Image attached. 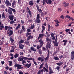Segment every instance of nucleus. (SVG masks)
Listing matches in <instances>:
<instances>
[{
	"mask_svg": "<svg viewBox=\"0 0 74 74\" xmlns=\"http://www.w3.org/2000/svg\"><path fill=\"white\" fill-rule=\"evenodd\" d=\"M40 18V14L38 13L36 16V19H39Z\"/></svg>",
	"mask_w": 74,
	"mask_h": 74,
	"instance_id": "79ce46f5",
	"label": "nucleus"
},
{
	"mask_svg": "<svg viewBox=\"0 0 74 74\" xmlns=\"http://www.w3.org/2000/svg\"><path fill=\"white\" fill-rule=\"evenodd\" d=\"M14 16L13 15H11L10 16H9V18L10 21H12L14 19Z\"/></svg>",
	"mask_w": 74,
	"mask_h": 74,
	"instance_id": "4468645a",
	"label": "nucleus"
},
{
	"mask_svg": "<svg viewBox=\"0 0 74 74\" xmlns=\"http://www.w3.org/2000/svg\"><path fill=\"white\" fill-rule=\"evenodd\" d=\"M7 34H9L8 36H9V37H10V36L13 34V31H12V30H10V31H7Z\"/></svg>",
	"mask_w": 74,
	"mask_h": 74,
	"instance_id": "39448f33",
	"label": "nucleus"
},
{
	"mask_svg": "<svg viewBox=\"0 0 74 74\" xmlns=\"http://www.w3.org/2000/svg\"><path fill=\"white\" fill-rule=\"evenodd\" d=\"M51 29V26L49 24L48 25V32H50V29Z\"/></svg>",
	"mask_w": 74,
	"mask_h": 74,
	"instance_id": "72a5a7b5",
	"label": "nucleus"
},
{
	"mask_svg": "<svg viewBox=\"0 0 74 74\" xmlns=\"http://www.w3.org/2000/svg\"><path fill=\"white\" fill-rule=\"evenodd\" d=\"M36 7L37 8V10L38 11H39L40 12H42V10H41V9H40L39 10V6H38V5H36Z\"/></svg>",
	"mask_w": 74,
	"mask_h": 74,
	"instance_id": "412c9836",
	"label": "nucleus"
},
{
	"mask_svg": "<svg viewBox=\"0 0 74 74\" xmlns=\"http://www.w3.org/2000/svg\"><path fill=\"white\" fill-rule=\"evenodd\" d=\"M11 42L12 43H14V40L13 39H10Z\"/></svg>",
	"mask_w": 74,
	"mask_h": 74,
	"instance_id": "49530a36",
	"label": "nucleus"
},
{
	"mask_svg": "<svg viewBox=\"0 0 74 74\" xmlns=\"http://www.w3.org/2000/svg\"><path fill=\"white\" fill-rule=\"evenodd\" d=\"M41 46H39V45H38L37 46V49H39L40 48H41Z\"/></svg>",
	"mask_w": 74,
	"mask_h": 74,
	"instance_id": "a19ab883",
	"label": "nucleus"
},
{
	"mask_svg": "<svg viewBox=\"0 0 74 74\" xmlns=\"http://www.w3.org/2000/svg\"><path fill=\"white\" fill-rule=\"evenodd\" d=\"M9 8H10V9H11V10H12V11H13V12H14L15 13L16 12V11H15V9H13V8H10V7Z\"/></svg>",
	"mask_w": 74,
	"mask_h": 74,
	"instance_id": "c9c22d12",
	"label": "nucleus"
},
{
	"mask_svg": "<svg viewBox=\"0 0 74 74\" xmlns=\"http://www.w3.org/2000/svg\"><path fill=\"white\" fill-rule=\"evenodd\" d=\"M49 69L50 71L49 72V74H51L54 73V72H53V71H52V68L51 66H49Z\"/></svg>",
	"mask_w": 74,
	"mask_h": 74,
	"instance_id": "9d476101",
	"label": "nucleus"
},
{
	"mask_svg": "<svg viewBox=\"0 0 74 74\" xmlns=\"http://www.w3.org/2000/svg\"><path fill=\"white\" fill-rule=\"evenodd\" d=\"M33 61L34 63V64H35V65H37V64L36 62H35V61H34V58L33 59Z\"/></svg>",
	"mask_w": 74,
	"mask_h": 74,
	"instance_id": "37998d69",
	"label": "nucleus"
},
{
	"mask_svg": "<svg viewBox=\"0 0 74 74\" xmlns=\"http://www.w3.org/2000/svg\"><path fill=\"white\" fill-rule=\"evenodd\" d=\"M45 66L47 69H48V64H47V63H46L45 64Z\"/></svg>",
	"mask_w": 74,
	"mask_h": 74,
	"instance_id": "69168bd1",
	"label": "nucleus"
},
{
	"mask_svg": "<svg viewBox=\"0 0 74 74\" xmlns=\"http://www.w3.org/2000/svg\"><path fill=\"white\" fill-rule=\"evenodd\" d=\"M15 50H14V49H11L10 50V52L11 53H12V52H14Z\"/></svg>",
	"mask_w": 74,
	"mask_h": 74,
	"instance_id": "a18cd8bd",
	"label": "nucleus"
},
{
	"mask_svg": "<svg viewBox=\"0 0 74 74\" xmlns=\"http://www.w3.org/2000/svg\"><path fill=\"white\" fill-rule=\"evenodd\" d=\"M15 23V22H14V21L13 20H12L10 22V23L11 25H12L13 23Z\"/></svg>",
	"mask_w": 74,
	"mask_h": 74,
	"instance_id": "09e8293b",
	"label": "nucleus"
},
{
	"mask_svg": "<svg viewBox=\"0 0 74 74\" xmlns=\"http://www.w3.org/2000/svg\"><path fill=\"white\" fill-rule=\"evenodd\" d=\"M63 55H61L59 57V58H60V59H62V58H63Z\"/></svg>",
	"mask_w": 74,
	"mask_h": 74,
	"instance_id": "338daca9",
	"label": "nucleus"
},
{
	"mask_svg": "<svg viewBox=\"0 0 74 74\" xmlns=\"http://www.w3.org/2000/svg\"><path fill=\"white\" fill-rule=\"evenodd\" d=\"M8 12L10 15H12V10L9 9H8Z\"/></svg>",
	"mask_w": 74,
	"mask_h": 74,
	"instance_id": "aec40b11",
	"label": "nucleus"
},
{
	"mask_svg": "<svg viewBox=\"0 0 74 74\" xmlns=\"http://www.w3.org/2000/svg\"><path fill=\"white\" fill-rule=\"evenodd\" d=\"M21 57H22V58H21V56H20L18 57V62H22V60H23V59H24V60H32L33 59H34V58H28L27 57H25L24 56H21Z\"/></svg>",
	"mask_w": 74,
	"mask_h": 74,
	"instance_id": "f257e3e1",
	"label": "nucleus"
},
{
	"mask_svg": "<svg viewBox=\"0 0 74 74\" xmlns=\"http://www.w3.org/2000/svg\"><path fill=\"white\" fill-rule=\"evenodd\" d=\"M55 22H56V24H58V23H60V22H59V21L58 20H55Z\"/></svg>",
	"mask_w": 74,
	"mask_h": 74,
	"instance_id": "864d4df0",
	"label": "nucleus"
},
{
	"mask_svg": "<svg viewBox=\"0 0 74 74\" xmlns=\"http://www.w3.org/2000/svg\"><path fill=\"white\" fill-rule=\"evenodd\" d=\"M71 60H74V51H72L71 54Z\"/></svg>",
	"mask_w": 74,
	"mask_h": 74,
	"instance_id": "0eeeda50",
	"label": "nucleus"
},
{
	"mask_svg": "<svg viewBox=\"0 0 74 74\" xmlns=\"http://www.w3.org/2000/svg\"><path fill=\"white\" fill-rule=\"evenodd\" d=\"M44 58L38 57L37 58V60L39 61H40V60H41V62H42L44 61Z\"/></svg>",
	"mask_w": 74,
	"mask_h": 74,
	"instance_id": "9b49d317",
	"label": "nucleus"
},
{
	"mask_svg": "<svg viewBox=\"0 0 74 74\" xmlns=\"http://www.w3.org/2000/svg\"><path fill=\"white\" fill-rule=\"evenodd\" d=\"M46 34L47 36V38L50 36V35L49 34V33L47 31H46Z\"/></svg>",
	"mask_w": 74,
	"mask_h": 74,
	"instance_id": "e433bc0d",
	"label": "nucleus"
},
{
	"mask_svg": "<svg viewBox=\"0 0 74 74\" xmlns=\"http://www.w3.org/2000/svg\"><path fill=\"white\" fill-rule=\"evenodd\" d=\"M22 64H25V63H26V61L25 60H23H23L22 61Z\"/></svg>",
	"mask_w": 74,
	"mask_h": 74,
	"instance_id": "8fccbe9b",
	"label": "nucleus"
},
{
	"mask_svg": "<svg viewBox=\"0 0 74 74\" xmlns=\"http://www.w3.org/2000/svg\"><path fill=\"white\" fill-rule=\"evenodd\" d=\"M30 49L31 51H33L34 52H36L37 51V49H35V48L33 47H31Z\"/></svg>",
	"mask_w": 74,
	"mask_h": 74,
	"instance_id": "6ab92c4d",
	"label": "nucleus"
},
{
	"mask_svg": "<svg viewBox=\"0 0 74 74\" xmlns=\"http://www.w3.org/2000/svg\"><path fill=\"white\" fill-rule=\"evenodd\" d=\"M45 0H43V1H41V2L43 3V5H44L45 4Z\"/></svg>",
	"mask_w": 74,
	"mask_h": 74,
	"instance_id": "c03bdc74",
	"label": "nucleus"
},
{
	"mask_svg": "<svg viewBox=\"0 0 74 74\" xmlns=\"http://www.w3.org/2000/svg\"><path fill=\"white\" fill-rule=\"evenodd\" d=\"M35 21L37 23H41V20L40 19H36Z\"/></svg>",
	"mask_w": 74,
	"mask_h": 74,
	"instance_id": "b1692460",
	"label": "nucleus"
},
{
	"mask_svg": "<svg viewBox=\"0 0 74 74\" xmlns=\"http://www.w3.org/2000/svg\"><path fill=\"white\" fill-rule=\"evenodd\" d=\"M14 67L15 68H16L17 70H19L21 68V67H22V65L19 64L17 63H16L14 65Z\"/></svg>",
	"mask_w": 74,
	"mask_h": 74,
	"instance_id": "7ed1b4c3",
	"label": "nucleus"
},
{
	"mask_svg": "<svg viewBox=\"0 0 74 74\" xmlns=\"http://www.w3.org/2000/svg\"><path fill=\"white\" fill-rule=\"evenodd\" d=\"M53 43H55V42H57V39H55V41H53Z\"/></svg>",
	"mask_w": 74,
	"mask_h": 74,
	"instance_id": "680f3d73",
	"label": "nucleus"
},
{
	"mask_svg": "<svg viewBox=\"0 0 74 74\" xmlns=\"http://www.w3.org/2000/svg\"><path fill=\"white\" fill-rule=\"evenodd\" d=\"M22 29H23V30H24V31H25V26H22Z\"/></svg>",
	"mask_w": 74,
	"mask_h": 74,
	"instance_id": "603ef678",
	"label": "nucleus"
},
{
	"mask_svg": "<svg viewBox=\"0 0 74 74\" xmlns=\"http://www.w3.org/2000/svg\"><path fill=\"white\" fill-rule=\"evenodd\" d=\"M54 44V46H58V45H59V43L58 42L53 43Z\"/></svg>",
	"mask_w": 74,
	"mask_h": 74,
	"instance_id": "473e14b6",
	"label": "nucleus"
},
{
	"mask_svg": "<svg viewBox=\"0 0 74 74\" xmlns=\"http://www.w3.org/2000/svg\"><path fill=\"white\" fill-rule=\"evenodd\" d=\"M27 32H31V30H30V29H29L28 28L27 29Z\"/></svg>",
	"mask_w": 74,
	"mask_h": 74,
	"instance_id": "13d9d810",
	"label": "nucleus"
},
{
	"mask_svg": "<svg viewBox=\"0 0 74 74\" xmlns=\"http://www.w3.org/2000/svg\"><path fill=\"white\" fill-rule=\"evenodd\" d=\"M28 22H32V20L31 19H29L28 20Z\"/></svg>",
	"mask_w": 74,
	"mask_h": 74,
	"instance_id": "052dcab7",
	"label": "nucleus"
},
{
	"mask_svg": "<svg viewBox=\"0 0 74 74\" xmlns=\"http://www.w3.org/2000/svg\"><path fill=\"white\" fill-rule=\"evenodd\" d=\"M2 15V19H4V18H5V15L4 14V13L3 12L1 14Z\"/></svg>",
	"mask_w": 74,
	"mask_h": 74,
	"instance_id": "c85d7f7f",
	"label": "nucleus"
},
{
	"mask_svg": "<svg viewBox=\"0 0 74 74\" xmlns=\"http://www.w3.org/2000/svg\"><path fill=\"white\" fill-rule=\"evenodd\" d=\"M32 38H33V36L30 35L28 36L27 39V41H29V40H30V39H32Z\"/></svg>",
	"mask_w": 74,
	"mask_h": 74,
	"instance_id": "dca6fc26",
	"label": "nucleus"
},
{
	"mask_svg": "<svg viewBox=\"0 0 74 74\" xmlns=\"http://www.w3.org/2000/svg\"><path fill=\"white\" fill-rule=\"evenodd\" d=\"M70 29H67L65 30V32H66V33H67V32H69V31H70Z\"/></svg>",
	"mask_w": 74,
	"mask_h": 74,
	"instance_id": "e2e57ef3",
	"label": "nucleus"
},
{
	"mask_svg": "<svg viewBox=\"0 0 74 74\" xmlns=\"http://www.w3.org/2000/svg\"><path fill=\"white\" fill-rule=\"evenodd\" d=\"M19 56V54L17 53H16L14 56V57L15 58H18Z\"/></svg>",
	"mask_w": 74,
	"mask_h": 74,
	"instance_id": "cd10ccee",
	"label": "nucleus"
},
{
	"mask_svg": "<svg viewBox=\"0 0 74 74\" xmlns=\"http://www.w3.org/2000/svg\"><path fill=\"white\" fill-rule=\"evenodd\" d=\"M48 38H46V41L48 42H49L50 44H51L52 42V40Z\"/></svg>",
	"mask_w": 74,
	"mask_h": 74,
	"instance_id": "f8f14e48",
	"label": "nucleus"
},
{
	"mask_svg": "<svg viewBox=\"0 0 74 74\" xmlns=\"http://www.w3.org/2000/svg\"><path fill=\"white\" fill-rule=\"evenodd\" d=\"M63 64V62H61L56 63V64L58 65V66H62Z\"/></svg>",
	"mask_w": 74,
	"mask_h": 74,
	"instance_id": "a878e982",
	"label": "nucleus"
},
{
	"mask_svg": "<svg viewBox=\"0 0 74 74\" xmlns=\"http://www.w3.org/2000/svg\"><path fill=\"white\" fill-rule=\"evenodd\" d=\"M65 18H68V19H70V16L67 15L65 16Z\"/></svg>",
	"mask_w": 74,
	"mask_h": 74,
	"instance_id": "4d7b16f0",
	"label": "nucleus"
},
{
	"mask_svg": "<svg viewBox=\"0 0 74 74\" xmlns=\"http://www.w3.org/2000/svg\"><path fill=\"white\" fill-rule=\"evenodd\" d=\"M45 70V71H44V69ZM44 71L45 72V71H46V72H48V69H47V68H45V67H44L43 68V69H42V70H40L37 73V74H41V73H43V72H44Z\"/></svg>",
	"mask_w": 74,
	"mask_h": 74,
	"instance_id": "f03ea898",
	"label": "nucleus"
},
{
	"mask_svg": "<svg viewBox=\"0 0 74 74\" xmlns=\"http://www.w3.org/2000/svg\"><path fill=\"white\" fill-rule=\"evenodd\" d=\"M5 30H7L8 29V26H5Z\"/></svg>",
	"mask_w": 74,
	"mask_h": 74,
	"instance_id": "5fc2aeb1",
	"label": "nucleus"
},
{
	"mask_svg": "<svg viewBox=\"0 0 74 74\" xmlns=\"http://www.w3.org/2000/svg\"><path fill=\"white\" fill-rule=\"evenodd\" d=\"M44 64V63H42L41 64L39 67V69H41L42 67V66H43V65Z\"/></svg>",
	"mask_w": 74,
	"mask_h": 74,
	"instance_id": "ea45409f",
	"label": "nucleus"
},
{
	"mask_svg": "<svg viewBox=\"0 0 74 74\" xmlns=\"http://www.w3.org/2000/svg\"><path fill=\"white\" fill-rule=\"evenodd\" d=\"M27 11L28 12L29 14V16L30 18H32V12L30 11V9L29 8V7H27Z\"/></svg>",
	"mask_w": 74,
	"mask_h": 74,
	"instance_id": "20e7f679",
	"label": "nucleus"
},
{
	"mask_svg": "<svg viewBox=\"0 0 74 74\" xmlns=\"http://www.w3.org/2000/svg\"><path fill=\"white\" fill-rule=\"evenodd\" d=\"M8 63H9V65L10 66H12V61H10L8 62Z\"/></svg>",
	"mask_w": 74,
	"mask_h": 74,
	"instance_id": "58836bf2",
	"label": "nucleus"
},
{
	"mask_svg": "<svg viewBox=\"0 0 74 74\" xmlns=\"http://www.w3.org/2000/svg\"><path fill=\"white\" fill-rule=\"evenodd\" d=\"M54 59L55 60H59V58H58V56L54 57Z\"/></svg>",
	"mask_w": 74,
	"mask_h": 74,
	"instance_id": "4c0bfd02",
	"label": "nucleus"
},
{
	"mask_svg": "<svg viewBox=\"0 0 74 74\" xmlns=\"http://www.w3.org/2000/svg\"><path fill=\"white\" fill-rule=\"evenodd\" d=\"M64 7H67V6H68L69 5V3L66 2H64Z\"/></svg>",
	"mask_w": 74,
	"mask_h": 74,
	"instance_id": "5701e85b",
	"label": "nucleus"
},
{
	"mask_svg": "<svg viewBox=\"0 0 74 74\" xmlns=\"http://www.w3.org/2000/svg\"><path fill=\"white\" fill-rule=\"evenodd\" d=\"M51 43H47V44L46 46V47L47 49H48V48H50V47H51Z\"/></svg>",
	"mask_w": 74,
	"mask_h": 74,
	"instance_id": "6e6552de",
	"label": "nucleus"
},
{
	"mask_svg": "<svg viewBox=\"0 0 74 74\" xmlns=\"http://www.w3.org/2000/svg\"><path fill=\"white\" fill-rule=\"evenodd\" d=\"M25 43L27 45H30V42L29 41V40L25 42Z\"/></svg>",
	"mask_w": 74,
	"mask_h": 74,
	"instance_id": "7c9ffc66",
	"label": "nucleus"
},
{
	"mask_svg": "<svg viewBox=\"0 0 74 74\" xmlns=\"http://www.w3.org/2000/svg\"><path fill=\"white\" fill-rule=\"evenodd\" d=\"M16 3V1H13V2L12 3V6L13 8H14L15 7V6H14V5Z\"/></svg>",
	"mask_w": 74,
	"mask_h": 74,
	"instance_id": "393cba45",
	"label": "nucleus"
},
{
	"mask_svg": "<svg viewBox=\"0 0 74 74\" xmlns=\"http://www.w3.org/2000/svg\"><path fill=\"white\" fill-rule=\"evenodd\" d=\"M50 51L49 50H47V57H46L45 58H44L45 60H48V59H49V53Z\"/></svg>",
	"mask_w": 74,
	"mask_h": 74,
	"instance_id": "1a4fd4ad",
	"label": "nucleus"
},
{
	"mask_svg": "<svg viewBox=\"0 0 74 74\" xmlns=\"http://www.w3.org/2000/svg\"><path fill=\"white\" fill-rule=\"evenodd\" d=\"M33 2V0H31L29 2V5H31V6H33L34 5V3Z\"/></svg>",
	"mask_w": 74,
	"mask_h": 74,
	"instance_id": "ddd939ff",
	"label": "nucleus"
},
{
	"mask_svg": "<svg viewBox=\"0 0 74 74\" xmlns=\"http://www.w3.org/2000/svg\"><path fill=\"white\" fill-rule=\"evenodd\" d=\"M19 48L21 49H23V47H24V45L21 44L19 45Z\"/></svg>",
	"mask_w": 74,
	"mask_h": 74,
	"instance_id": "4be33fe9",
	"label": "nucleus"
},
{
	"mask_svg": "<svg viewBox=\"0 0 74 74\" xmlns=\"http://www.w3.org/2000/svg\"><path fill=\"white\" fill-rule=\"evenodd\" d=\"M5 4L6 6H11V3L10 2V1L8 0H6L5 2Z\"/></svg>",
	"mask_w": 74,
	"mask_h": 74,
	"instance_id": "423d86ee",
	"label": "nucleus"
},
{
	"mask_svg": "<svg viewBox=\"0 0 74 74\" xmlns=\"http://www.w3.org/2000/svg\"><path fill=\"white\" fill-rule=\"evenodd\" d=\"M34 28V24H33V25H31L30 27V30H32V29H33Z\"/></svg>",
	"mask_w": 74,
	"mask_h": 74,
	"instance_id": "2f4dec72",
	"label": "nucleus"
},
{
	"mask_svg": "<svg viewBox=\"0 0 74 74\" xmlns=\"http://www.w3.org/2000/svg\"><path fill=\"white\" fill-rule=\"evenodd\" d=\"M60 18H62V19H64V17L63 16V15L60 16Z\"/></svg>",
	"mask_w": 74,
	"mask_h": 74,
	"instance_id": "6e6d98bb",
	"label": "nucleus"
},
{
	"mask_svg": "<svg viewBox=\"0 0 74 74\" xmlns=\"http://www.w3.org/2000/svg\"><path fill=\"white\" fill-rule=\"evenodd\" d=\"M51 37H53V36H54V34L53 33H51Z\"/></svg>",
	"mask_w": 74,
	"mask_h": 74,
	"instance_id": "0e129e2a",
	"label": "nucleus"
},
{
	"mask_svg": "<svg viewBox=\"0 0 74 74\" xmlns=\"http://www.w3.org/2000/svg\"><path fill=\"white\" fill-rule=\"evenodd\" d=\"M39 36L40 38H42L44 36V34H40Z\"/></svg>",
	"mask_w": 74,
	"mask_h": 74,
	"instance_id": "c756f323",
	"label": "nucleus"
},
{
	"mask_svg": "<svg viewBox=\"0 0 74 74\" xmlns=\"http://www.w3.org/2000/svg\"><path fill=\"white\" fill-rule=\"evenodd\" d=\"M60 69V66H57L56 67L55 69L57 70L58 71H59V69Z\"/></svg>",
	"mask_w": 74,
	"mask_h": 74,
	"instance_id": "f704fd0d",
	"label": "nucleus"
},
{
	"mask_svg": "<svg viewBox=\"0 0 74 74\" xmlns=\"http://www.w3.org/2000/svg\"><path fill=\"white\" fill-rule=\"evenodd\" d=\"M24 42V40H21L19 42L20 43V44L23 43Z\"/></svg>",
	"mask_w": 74,
	"mask_h": 74,
	"instance_id": "3c124183",
	"label": "nucleus"
},
{
	"mask_svg": "<svg viewBox=\"0 0 74 74\" xmlns=\"http://www.w3.org/2000/svg\"><path fill=\"white\" fill-rule=\"evenodd\" d=\"M4 63H5V62H4V61H1V64H4Z\"/></svg>",
	"mask_w": 74,
	"mask_h": 74,
	"instance_id": "bf43d9fd",
	"label": "nucleus"
},
{
	"mask_svg": "<svg viewBox=\"0 0 74 74\" xmlns=\"http://www.w3.org/2000/svg\"><path fill=\"white\" fill-rule=\"evenodd\" d=\"M47 4H52V1L51 0H46L45 2Z\"/></svg>",
	"mask_w": 74,
	"mask_h": 74,
	"instance_id": "2eb2a0df",
	"label": "nucleus"
},
{
	"mask_svg": "<svg viewBox=\"0 0 74 74\" xmlns=\"http://www.w3.org/2000/svg\"><path fill=\"white\" fill-rule=\"evenodd\" d=\"M38 53L40 55H41L42 54V50L41 49H38Z\"/></svg>",
	"mask_w": 74,
	"mask_h": 74,
	"instance_id": "bb28decb",
	"label": "nucleus"
},
{
	"mask_svg": "<svg viewBox=\"0 0 74 74\" xmlns=\"http://www.w3.org/2000/svg\"><path fill=\"white\" fill-rule=\"evenodd\" d=\"M43 45H44V42H43V41H42V42H40V45L41 46V47H42V46Z\"/></svg>",
	"mask_w": 74,
	"mask_h": 74,
	"instance_id": "de8ad7c7",
	"label": "nucleus"
},
{
	"mask_svg": "<svg viewBox=\"0 0 74 74\" xmlns=\"http://www.w3.org/2000/svg\"><path fill=\"white\" fill-rule=\"evenodd\" d=\"M31 66V63H29V64H28L27 63V64H25V67H27V69H29L30 67Z\"/></svg>",
	"mask_w": 74,
	"mask_h": 74,
	"instance_id": "f3484780",
	"label": "nucleus"
},
{
	"mask_svg": "<svg viewBox=\"0 0 74 74\" xmlns=\"http://www.w3.org/2000/svg\"><path fill=\"white\" fill-rule=\"evenodd\" d=\"M62 42H67V40H63Z\"/></svg>",
	"mask_w": 74,
	"mask_h": 74,
	"instance_id": "774afa93",
	"label": "nucleus"
},
{
	"mask_svg": "<svg viewBox=\"0 0 74 74\" xmlns=\"http://www.w3.org/2000/svg\"><path fill=\"white\" fill-rule=\"evenodd\" d=\"M1 22H0V30H3V29H4V26H3V24H2V25L1 26Z\"/></svg>",
	"mask_w": 74,
	"mask_h": 74,
	"instance_id": "a211bd4d",
	"label": "nucleus"
}]
</instances>
